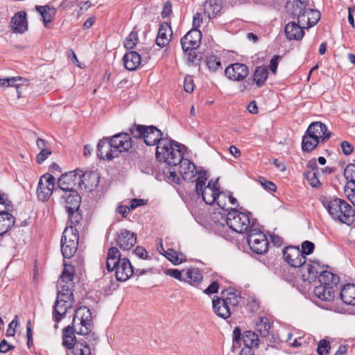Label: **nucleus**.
Masks as SVG:
<instances>
[{"label":"nucleus","instance_id":"nucleus-23","mask_svg":"<svg viewBox=\"0 0 355 355\" xmlns=\"http://www.w3.org/2000/svg\"><path fill=\"white\" fill-rule=\"evenodd\" d=\"M173 31L168 22H163L159 28L156 37V44L160 47H164L168 44L172 39Z\"/></svg>","mask_w":355,"mask_h":355},{"label":"nucleus","instance_id":"nucleus-49","mask_svg":"<svg viewBox=\"0 0 355 355\" xmlns=\"http://www.w3.org/2000/svg\"><path fill=\"white\" fill-rule=\"evenodd\" d=\"M344 175L349 180L347 182L355 183V164H348L345 169Z\"/></svg>","mask_w":355,"mask_h":355},{"label":"nucleus","instance_id":"nucleus-36","mask_svg":"<svg viewBox=\"0 0 355 355\" xmlns=\"http://www.w3.org/2000/svg\"><path fill=\"white\" fill-rule=\"evenodd\" d=\"M268 69L264 67H257L253 74V81L259 87H262L268 78Z\"/></svg>","mask_w":355,"mask_h":355},{"label":"nucleus","instance_id":"nucleus-20","mask_svg":"<svg viewBox=\"0 0 355 355\" xmlns=\"http://www.w3.org/2000/svg\"><path fill=\"white\" fill-rule=\"evenodd\" d=\"M306 132L315 140L321 139L322 141H325L331 137V132H327L326 125L318 121L311 123Z\"/></svg>","mask_w":355,"mask_h":355},{"label":"nucleus","instance_id":"nucleus-45","mask_svg":"<svg viewBox=\"0 0 355 355\" xmlns=\"http://www.w3.org/2000/svg\"><path fill=\"white\" fill-rule=\"evenodd\" d=\"M331 349L330 342L327 339L319 341L317 347V353L319 355H327Z\"/></svg>","mask_w":355,"mask_h":355},{"label":"nucleus","instance_id":"nucleus-26","mask_svg":"<svg viewBox=\"0 0 355 355\" xmlns=\"http://www.w3.org/2000/svg\"><path fill=\"white\" fill-rule=\"evenodd\" d=\"M284 32L289 40H301L304 35L302 28L295 21L288 23L285 26Z\"/></svg>","mask_w":355,"mask_h":355},{"label":"nucleus","instance_id":"nucleus-18","mask_svg":"<svg viewBox=\"0 0 355 355\" xmlns=\"http://www.w3.org/2000/svg\"><path fill=\"white\" fill-rule=\"evenodd\" d=\"M225 76L234 81H241L249 74L248 67L241 63H234L225 70Z\"/></svg>","mask_w":355,"mask_h":355},{"label":"nucleus","instance_id":"nucleus-9","mask_svg":"<svg viewBox=\"0 0 355 355\" xmlns=\"http://www.w3.org/2000/svg\"><path fill=\"white\" fill-rule=\"evenodd\" d=\"M78 229L66 227L61 238V251L65 259L72 257L77 250L78 243Z\"/></svg>","mask_w":355,"mask_h":355},{"label":"nucleus","instance_id":"nucleus-27","mask_svg":"<svg viewBox=\"0 0 355 355\" xmlns=\"http://www.w3.org/2000/svg\"><path fill=\"white\" fill-rule=\"evenodd\" d=\"M212 306L214 313L219 317L227 319L231 315V307L218 297H215L212 300Z\"/></svg>","mask_w":355,"mask_h":355},{"label":"nucleus","instance_id":"nucleus-3","mask_svg":"<svg viewBox=\"0 0 355 355\" xmlns=\"http://www.w3.org/2000/svg\"><path fill=\"white\" fill-rule=\"evenodd\" d=\"M107 270H115L116 279L119 282L128 280L134 273L133 267L128 258H121V253L116 247L109 249L106 261Z\"/></svg>","mask_w":355,"mask_h":355},{"label":"nucleus","instance_id":"nucleus-10","mask_svg":"<svg viewBox=\"0 0 355 355\" xmlns=\"http://www.w3.org/2000/svg\"><path fill=\"white\" fill-rule=\"evenodd\" d=\"M226 223L232 230L240 234L245 232L252 226L250 225L249 214L239 211L235 209H231L227 214Z\"/></svg>","mask_w":355,"mask_h":355},{"label":"nucleus","instance_id":"nucleus-41","mask_svg":"<svg viewBox=\"0 0 355 355\" xmlns=\"http://www.w3.org/2000/svg\"><path fill=\"white\" fill-rule=\"evenodd\" d=\"M69 217V225L67 227H71L73 229H77L76 226L78 225L82 219V216L79 213L78 209L68 210L67 211Z\"/></svg>","mask_w":355,"mask_h":355},{"label":"nucleus","instance_id":"nucleus-40","mask_svg":"<svg viewBox=\"0 0 355 355\" xmlns=\"http://www.w3.org/2000/svg\"><path fill=\"white\" fill-rule=\"evenodd\" d=\"M164 256L174 265H178L186 260L185 256L173 249H168Z\"/></svg>","mask_w":355,"mask_h":355},{"label":"nucleus","instance_id":"nucleus-62","mask_svg":"<svg viewBox=\"0 0 355 355\" xmlns=\"http://www.w3.org/2000/svg\"><path fill=\"white\" fill-rule=\"evenodd\" d=\"M281 59V57L279 55H275L270 62V69L271 71L275 74L277 72L279 60Z\"/></svg>","mask_w":355,"mask_h":355},{"label":"nucleus","instance_id":"nucleus-55","mask_svg":"<svg viewBox=\"0 0 355 355\" xmlns=\"http://www.w3.org/2000/svg\"><path fill=\"white\" fill-rule=\"evenodd\" d=\"M308 13H309L311 27L313 26L318 21L320 17V14L318 11L308 8Z\"/></svg>","mask_w":355,"mask_h":355},{"label":"nucleus","instance_id":"nucleus-37","mask_svg":"<svg viewBox=\"0 0 355 355\" xmlns=\"http://www.w3.org/2000/svg\"><path fill=\"white\" fill-rule=\"evenodd\" d=\"M256 330L262 337H267L269 335L270 324L269 320L265 317H260L256 323Z\"/></svg>","mask_w":355,"mask_h":355},{"label":"nucleus","instance_id":"nucleus-59","mask_svg":"<svg viewBox=\"0 0 355 355\" xmlns=\"http://www.w3.org/2000/svg\"><path fill=\"white\" fill-rule=\"evenodd\" d=\"M259 182L265 189L269 191H275L277 189L276 185L273 182L266 180L263 178L259 179Z\"/></svg>","mask_w":355,"mask_h":355},{"label":"nucleus","instance_id":"nucleus-31","mask_svg":"<svg viewBox=\"0 0 355 355\" xmlns=\"http://www.w3.org/2000/svg\"><path fill=\"white\" fill-rule=\"evenodd\" d=\"M340 298L344 303L349 305H355V284H348L343 286L340 293Z\"/></svg>","mask_w":355,"mask_h":355},{"label":"nucleus","instance_id":"nucleus-34","mask_svg":"<svg viewBox=\"0 0 355 355\" xmlns=\"http://www.w3.org/2000/svg\"><path fill=\"white\" fill-rule=\"evenodd\" d=\"M286 8L289 14L297 17L307 8L306 4L301 0H292L287 3Z\"/></svg>","mask_w":355,"mask_h":355},{"label":"nucleus","instance_id":"nucleus-39","mask_svg":"<svg viewBox=\"0 0 355 355\" xmlns=\"http://www.w3.org/2000/svg\"><path fill=\"white\" fill-rule=\"evenodd\" d=\"M319 144V140H315L306 132L302 139V148L304 151L311 152L314 150Z\"/></svg>","mask_w":355,"mask_h":355},{"label":"nucleus","instance_id":"nucleus-38","mask_svg":"<svg viewBox=\"0 0 355 355\" xmlns=\"http://www.w3.org/2000/svg\"><path fill=\"white\" fill-rule=\"evenodd\" d=\"M35 9L42 15L45 26L53 20L55 14V10L48 6H37Z\"/></svg>","mask_w":355,"mask_h":355},{"label":"nucleus","instance_id":"nucleus-8","mask_svg":"<svg viewBox=\"0 0 355 355\" xmlns=\"http://www.w3.org/2000/svg\"><path fill=\"white\" fill-rule=\"evenodd\" d=\"M86 177L94 180L98 179L96 174L86 175L82 171H70L61 175L58 180V184L61 190L66 192H71L72 191H76V185L80 187L82 184H85Z\"/></svg>","mask_w":355,"mask_h":355},{"label":"nucleus","instance_id":"nucleus-57","mask_svg":"<svg viewBox=\"0 0 355 355\" xmlns=\"http://www.w3.org/2000/svg\"><path fill=\"white\" fill-rule=\"evenodd\" d=\"M21 78L9 77L5 78H0V87H10L13 86L14 83L17 80H21Z\"/></svg>","mask_w":355,"mask_h":355},{"label":"nucleus","instance_id":"nucleus-64","mask_svg":"<svg viewBox=\"0 0 355 355\" xmlns=\"http://www.w3.org/2000/svg\"><path fill=\"white\" fill-rule=\"evenodd\" d=\"M340 146H341L343 153L346 155H349L353 152V147L349 142H347L346 141H343L340 144Z\"/></svg>","mask_w":355,"mask_h":355},{"label":"nucleus","instance_id":"nucleus-33","mask_svg":"<svg viewBox=\"0 0 355 355\" xmlns=\"http://www.w3.org/2000/svg\"><path fill=\"white\" fill-rule=\"evenodd\" d=\"M220 10L221 5L218 0H207L204 4V12L209 19L215 17Z\"/></svg>","mask_w":355,"mask_h":355},{"label":"nucleus","instance_id":"nucleus-52","mask_svg":"<svg viewBox=\"0 0 355 355\" xmlns=\"http://www.w3.org/2000/svg\"><path fill=\"white\" fill-rule=\"evenodd\" d=\"M73 293H64L63 294H58L56 301L59 302H62V304H73Z\"/></svg>","mask_w":355,"mask_h":355},{"label":"nucleus","instance_id":"nucleus-42","mask_svg":"<svg viewBox=\"0 0 355 355\" xmlns=\"http://www.w3.org/2000/svg\"><path fill=\"white\" fill-rule=\"evenodd\" d=\"M206 62L209 70L212 71H216L222 68L219 58L215 55H209L206 58Z\"/></svg>","mask_w":355,"mask_h":355},{"label":"nucleus","instance_id":"nucleus-7","mask_svg":"<svg viewBox=\"0 0 355 355\" xmlns=\"http://www.w3.org/2000/svg\"><path fill=\"white\" fill-rule=\"evenodd\" d=\"M197 171L196 166L187 159L182 158L181 162H178L176 166L172 168H166L163 173L165 174L169 181L180 184V178L178 176V173L182 178L187 181L196 182L195 177L199 173Z\"/></svg>","mask_w":355,"mask_h":355},{"label":"nucleus","instance_id":"nucleus-28","mask_svg":"<svg viewBox=\"0 0 355 355\" xmlns=\"http://www.w3.org/2000/svg\"><path fill=\"white\" fill-rule=\"evenodd\" d=\"M183 281L191 285H196L202 280L201 271L197 268H189L183 270Z\"/></svg>","mask_w":355,"mask_h":355},{"label":"nucleus","instance_id":"nucleus-56","mask_svg":"<svg viewBox=\"0 0 355 355\" xmlns=\"http://www.w3.org/2000/svg\"><path fill=\"white\" fill-rule=\"evenodd\" d=\"M51 153L52 151L51 149L46 148L41 150L40 153L36 157L37 163L42 164Z\"/></svg>","mask_w":355,"mask_h":355},{"label":"nucleus","instance_id":"nucleus-13","mask_svg":"<svg viewBox=\"0 0 355 355\" xmlns=\"http://www.w3.org/2000/svg\"><path fill=\"white\" fill-rule=\"evenodd\" d=\"M285 261L291 267L298 268L306 262V257L302 254L299 247L288 246L283 250Z\"/></svg>","mask_w":355,"mask_h":355},{"label":"nucleus","instance_id":"nucleus-35","mask_svg":"<svg viewBox=\"0 0 355 355\" xmlns=\"http://www.w3.org/2000/svg\"><path fill=\"white\" fill-rule=\"evenodd\" d=\"M71 308V304H63L62 302L55 301L53 312V318L55 322H59L61 320V319L65 315L68 310Z\"/></svg>","mask_w":355,"mask_h":355},{"label":"nucleus","instance_id":"nucleus-43","mask_svg":"<svg viewBox=\"0 0 355 355\" xmlns=\"http://www.w3.org/2000/svg\"><path fill=\"white\" fill-rule=\"evenodd\" d=\"M308 8L305 9L303 12H302L300 15L297 16V24L300 25V26L304 28H308L311 27L310 24V19H309V13L307 12Z\"/></svg>","mask_w":355,"mask_h":355},{"label":"nucleus","instance_id":"nucleus-54","mask_svg":"<svg viewBox=\"0 0 355 355\" xmlns=\"http://www.w3.org/2000/svg\"><path fill=\"white\" fill-rule=\"evenodd\" d=\"M165 274L166 275H168L170 277H172L179 281H181L182 282L183 281V277H184V274H183V270L180 271L178 269H167L166 271H165Z\"/></svg>","mask_w":355,"mask_h":355},{"label":"nucleus","instance_id":"nucleus-32","mask_svg":"<svg viewBox=\"0 0 355 355\" xmlns=\"http://www.w3.org/2000/svg\"><path fill=\"white\" fill-rule=\"evenodd\" d=\"M63 198L65 199L66 202V211H74L76 209H79L80 197L79 196L76 191H72L71 192H69V193L67 194V196H64Z\"/></svg>","mask_w":355,"mask_h":355},{"label":"nucleus","instance_id":"nucleus-17","mask_svg":"<svg viewBox=\"0 0 355 355\" xmlns=\"http://www.w3.org/2000/svg\"><path fill=\"white\" fill-rule=\"evenodd\" d=\"M116 245L123 250H130L137 242L136 234L125 230H121L115 236Z\"/></svg>","mask_w":355,"mask_h":355},{"label":"nucleus","instance_id":"nucleus-24","mask_svg":"<svg viewBox=\"0 0 355 355\" xmlns=\"http://www.w3.org/2000/svg\"><path fill=\"white\" fill-rule=\"evenodd\" d=\"M162 136V132L155 126H147L144 137V141L148 146H153L155 144L157 146L159 141L163 139Z\"/></svg>","mask_w":355,"mask_h":355},{"label":"nucleus","instance_id":"nucleus-15","mask_svg":"<svg viewBox=\"0 0 355 355\" xmlns=\"http://www.w3.org/2000/svg\"><path fill=\"white\" fill-rule=\"evenodd\" d=\"M201 32L196 28H193L189 31L180 40L182 49L184 52L193 51L198 48L201 42Z\"/></svg>","mask_w":355,"mask_h":355},{"label":"nucleus","instance_id":"nucleus-44","mask_svg":"<svg viewBox=\"0 0 355 355\" xmlns=\"http://www.w3.org/2000/svg\"><path fill=\"white\" fill-rule=\"evenodd\" d=\"M146 127L147 126L143 125H132L130 128V132L131 133V135L136 139H144Z\"/></svg>","mask_w":355,"mask_h":355},{"label":"nucleus","instance_id":"nucleus-60","mask_svg":"<svg viewBox=\"0 0 355 355\" xmlns=\"http://www.w3.org/2000/svg\"><path fill=\"white\" fill-rule=\"evenodd\" d=\"M80 348L78 347L76 349L75 355H90V347L87 344L80 343Z\"/></svg>","mask_w":355,"mask_h":355},{"label":"nucleus","instance_id":"nucleus-25","mask_svg":"<svg viewBox=\"0 0 355 355\" xmlns=\"http://www.w3.org/2000/svg\"><path fill=\"white\" fill-rule=\"evenodd\" d=\"M223 303L230 305L231 308H235L239 304L241 297L240 293L233 288H229L222 292V297H220Z\"/></svg>","mask_w":355,"mask_h":355},{"label":"nucleus","instance_id":"nucleus-21","mask_svg":"<svg viewBox=\"0 0 355 355\" xmlns=\"http://www.w3.org/2000/svg\"><path fill=\"white\" fill-rule=\"evenodd\" d=\"M97 155L100 159H112L117 157L116 150L112 148L108 138H105L98 141L97 144Z\"/></svg>","mask_w":355,"mask_h":355},{"label":"nucleus","instance_id":"nucleus-30","mask_svg":"<svg viewBox=\"0 0 355 355\" xmlns=\"http://www.w3.org/2000/svg\"><path fill=\"white\" fill-rule=\"evenodd\" d=\"M123 62L128 70H136L141 64V55L136 51H130L124 55Z\"/></svg>","mask_w":355,"mask_h":355},{"label":"nucleus","instance_id":"nucleus-16","mask_svg":"<svg viewBox=\"0 0 355 355\" xmlns=\"http://www.w3.org/2000/svg\"><path fill=\"white\" fill-rule=\"evenodd\" d=\"M299 268L300 278L303 282L308 284L316 279L320 270H321V266L317 261H311L309 263L305 262Z\"/></svg>","mask_w":355,"mask_h":355},{"label":"nucleus","instance_id":"nucleus-19","mask_svg":"<svg viewBox=\"0 0 355 355\" xmlns=\"http://www.w3.org/2000/svg\"><path fill=\"white\" fill-rule=\"evenodd\" d=\"M112 148L116 150V155L119 153L128 151L132 146V140L128 133H119L109 139Z\"/></svg>","mask_w":355,"mask_h":355},{"label":"nucleus","instance_id":"nucleus-11","mask_svg":"<svg viewBox=\"0 0 355 355\" xmlns=\"http://www.w3.org/2000/svg\"><path fill=\"white\" fill-rule=\"evenodd\" d=\"M247 240L250 248L257 254H263L268 251V239L259 229L251 226Z\"/></svg>","mask_w":355,"mask_h":355},{"label":"nucleus","instance_id":"nucleus-1","mask_svg":"<svg viewBox=\"0 0 355 355\" xmlns=\"http://www.w3.org/2000/svg\"><path fill=\"white\" fill-rule=\"evenodd\" d=\"M73 327L69 325L63 330L62 345L68 349L73 348L76 344L74 331L80 335H87L92 331V314L86 306H80L76 311L73 319Z\"/></svg>","mask_w":355,"mask_h":355},{"label":"nucleus","instance_id":"nucleus-2","mask_svg":"<svg viewBox=\"0 0 355 355\" xmlns=\"http://www.w3.org/2000/svg\"><path fill=\"white\" fill-rule=\"evenodd\" d=\"M322 205L334 220L347 225L355 222V209L346 200L339 198H325Z\"/></svg>","mask_w":355,"mask_h":355},{"label":"nucleus","instance_id":"nucleus-51","mask_svg":"<svg viewBox=\"0 0 355 355\" xmlns=\"http://www.w3.org/2000/svg\"><path fill=\"white\" fill-rule=\"evenodd\" d=\"M19 325L18 315H15L14 319L8 324V328L6 331L7 336H14L16 333V327Z\"/></svg>","mask_w":355,"mask_h":355},{"label":"nucleus","instance_id":"nucleus-63","mask_svg":"<svg viewBox=\"0 0 355 355\" xmlns=\"http://www.w3.org/2000/svg\"><path fill=\"white\" fill-rule=\"evenodd\" d=\"M15 346L8 343L7 340L3 339L0 343V352L7 353L8 351L13 349Z\"/></svg>","mask_w":355,"mask_h":355},{"label":"nucleus","instance_id":"nucleus-50","mask_svg":"<svg viewBox=\"0 0 355 355\" xmlns=\"http://www.w3.org/2000/svg\"><path fill=\"white\" fill-rule=\"evenodd\" d=\"M11 207V202L8 200L7 195L0 193V211L2 210L5 211H10Z\"/></svg>","mask_w":355,"mask_h":355},{"label":"nucleus","instance_id":"nucleus-14","mask_svg":"<svg viewBox=\"0 0 355 355\" xmlns=\"http://www.w3.org/2000/svg\"><path fill=\"white\" fill-rule=\"evenodd\" d=\"M55 178L49 173L43 175L39 181L37 189V197L42 201L46 200L52 194L55 186Z\"/></svg>","mask_w":355,"mask_h":355},{"label":"nucleus","instance_id":"nucleus-46","mask_svg":"<svg viewBox=\"0 0 355 355\" xmlns=\"http://www.w3.org/2000/svg\"><path fill=\"white\" fill-rule=\"evenodd\" d=\"M345 193L355 207V183L347 182L345 187Z\"/></svg>","mask_w":355,"mask_h":355},{"label":"nucleus","instance_id":"nucleus-61","mask_svg":"<svg viewBox=\"0 0 355 355\" xmlns=\"http://www.w3.org/2000/svg\"><path fill=\"white\" fill-rule=\"evenodd\" d=\"M218 284L217 282H213L206 289L204 293L207 295H211L216 293L218 291Z\"/></svg>","mask_w":355,"mask_h":355},{"label":"nucleus","instance_id":"nucleus-5","mask_svg":"<svg viewBox=\"0 0 355 355\" xmlns=\"http://www.w3.org/2000/svg\"><path fill=\"white\" fill-rule=\"evenodd\" d=\"M209 176L206 171H200L198 177L196 179V189L198 195H201L203 200L207 205L214 204L217 200V204L223 209L225 207L221 203L220 200V194L218 191V189L216 187L217 181L211 182L209 181L206 185Z\"/></svg>","mask_w":355,"mask_h":355},{"label":"nucleus","instance_id":"nucleus-6","mask_svg":"<svg viewBox=\"0 0 355 355\" xmlns=\"http://www.w3.org/2000/svg\"><path fill=\"white\" fill-rule=\"evenodd\" d=\"M318 282L320 284L314 288V294L324 301H332L335 297V288L340 278L338 275L327 270H320Z\"/></svg>","mask_w":355,"mask_h":355},{"label":"nucleus","instance_id":"nucleus-58","mask_svg":"<svg viewBox=\"0 0 355 355\" xmlns=\"http://www.w3.org/2000/svg\"><path fill=\"white\" fill-rule=\"evenodd\" d=\"M61 279L62 283H71L73 279V273L68 269H64L62 273Z\"/></svg>","mask_w":355,"mask_h":355},{"label":"nucleus","instance_id":"nucleus-22","mask_svg":"<svg viewBox=\"0 0 355 355\" xmlns=\"http://www.w3.org/2000/svg\"><path fill=\"white\" fill-rule=\"evenodd\" d=\"M10 26L17 33H24L28 29L26 13L24 11L17 12L11 19Z\"/></svg>","mask_w":355,"mask_h":355},{"label":"nucleus","instance_id":"nucleus-29","mask_svg":"<svg viewBox=\"0 0 355 355\" xmlns=\"http://www.w3.org/2000/svg\"><path fill=\"white\" fill-rule=\"evenodd\" d=\"M15 217L9 213V211H0V235H3L8 232L15 225Z\"/></svg>","mask_w":355,"mask_h":355},{"label":"nucleus","instance_id":"nucleus-47","mask_svg":"<svg viewBox=\"0 0 355 355\" xmlns=\"http://www.w3.org/2000/svg\"><path fill=\"white\" fill-rule=\"evenodd\" d=\"M138 41V35L136 32L132 31L128 36L126 37L124 41V46L126 49H133Z\"/></svg>","mask_w":355,"mask_h":355},{"label":"nucleus","instance_id":"nucleus-4","mask_svg":"<svg viewBox=\"0 0 355 355\" xmlns=\"http://www.w3.org/2000/svg\"><path fill=\"white\" fill-rule=\"evenodd\" d=\"M156 157L159 162L170 166V168L176 166L183 157L180 144L171 139H163L157 146Z\"/></svg>","mask_w":355,"mask_h":355},{"label":"nucleus","instance_id":"nucleus-12","mask_svg":"<svg viewBox=\"0 0 355 355\" xmlns=\"http://www.w3.org/2000/svg\"><path fill=\"white\" fill-rule=\"evenodd\" d=\"M241 340L246 349H252L253 347H258L260 341L258 335L252 331H244L241 337V331L239 327H236L233 331L232 347L234 349L236 347V345H238L239 347H240Z\"/></svg>","mask_w":355,"mask_h":355},{"label":"nucleus","instance_id":"nucleus-48","mask_svg":"<svg viewBox=\"0 0 355 355\" xmlns=\"http://www.w3.org/2000/svg\"><path fill=\"white\" fill-rule=\"evenodd\" d=\"M318 175V171H307L306 173V180L313 187H317L320 184Z\"/></svg>","mask_w":355,"mask_h":355},{"label":"nucleus","instance_id":"nucleus-53","mask_svg":"<svg viewBox=\"0 0 355 355\" xmlns=\"http://www.w3.org/2000/svg\"><path fill=\"white\" fill-rule=\"evenodd\" d=\"M315 245L309 241H305L302 243V250L303 255L310 254L313 252Z\"/></svg>","mask_w":355,"mask_h":355}]
</instances>
